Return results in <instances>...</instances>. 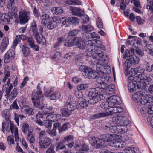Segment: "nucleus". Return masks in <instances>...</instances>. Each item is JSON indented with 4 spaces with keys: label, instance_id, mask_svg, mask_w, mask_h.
Returning <instances> with one entry per match:
<instances>
[{
    "label": "nucleus",
    "instance_id": "nucleus-1",
    "mask_svg": "<svg viewBox=\"0 0 153 153\" xmlns=\"http://www.w3.org/2000/svg\"><path fill=\"white\" fill-rule=\"evenodd\" d=\"M98 41L100 42L96 39L89 40L88 44L90 48H91V51L89 50L86 54V56L90 57H92L94 59V61L96 62V71L97 74L98 75L102 74H109L110 72V69L108 65L104 63L105 61L104 58V55L102 53L101 48L100 47H97L94 45Z\"/></svg>",
    "mask_w": 153,
    "mask_h": 153
},
{
    "label": "nucleus",
    "instance_id": "nucleus-2",
    "mask_svg": "<svg viewBox=\"0 0 153 153\" xmlns=\"http://www.w3.org/2000/svg\"><path fill=\"white\" fill-rule=\"evenodd\" d=\"M104 89L97 87L88 90L87 95L89 98L88 102L91 104H94L100 101L104 100L106 97Z\"/></svg>",
    "mask_w": 153,
    "mask_h": 153
},
{
    "label": "nucleus",
    "instance_id": "nucleus-3",
    "mask_svg": "<svg viewBox=\"0 0 153 153\" xmlns=\"http://www.w3.org/2000/svg\"><path fill=\"white\" fill-rule=\"evenodd\" d=\"M132 98L135 102L143 105L153 103V97L149 95L144 88L133 94Z\"/></svg>",
    "mask_w": 153,
    "mask_h": 153
},
{
    "label": "nucleus",
    "instance_id": "nucleus-4",
    "mask_svg": "<svg viewBox=\"0 0 153 153\" xmlns=\"http://www.w3.org/2000/svg\"><path fill=\"white\" fill-rule=\"evenodd\" d=\"M145 71V69L143 68L138 67L135 68H132L131 74V76H134L137 74V75L134 76V80L137 79L138 80L141 81L140 83L141 84H143L144 86H146L149 84V82L151 81V78L145 75L144 73Z\"/></svg>",
    "mask_w": 153,
    "mask_h": 153
},
{
    "label": "nucleus",
    "instance_id": "nucleus-5",
    "mask_svg": "<svg viewBox=\"0 0 153 153\" xmlns=\"http://www.w3.org/2000/svg\"><path fill=\"white\" fill-rule=\"evenodd\" d=\"M114 134H109L102 135L100 136V138L97 137H93L89 140L93 142L91 145L96 148H99L101 146H104L106 145V143H108L110 142L111 140L113 138Z\"/></svg>",
    "mask_w": 153,
    "mask_h": 153
},
{
    "label": "nucleus",
    "instance_id": "nucleus-6",
    "mask_svg": "<svg viewBox=\"0 0 153 153\" xmlns=\"http://www.w3.org/2000/svg\"><path fill=\"white\" fill-rule=\"evenodd\" d=\"M107 101L102 102L101 105V107L102 108L107 109L111 108L110 110H112L114 108H121L120 107H116L117 105L121 103L120 98L116 95L111 96L109 97H108Z\"/></svg>",
    "mask_w": 153,
    "mask_h": 153
},
{
    "label": "nucleus",
    "instance_id": "nucleus-7",
    "mask_svg": "<svg viewBox=\"0 0 153 153\" xmlns=\"http://www.w3.org/2000/svg\"><path fill=\"white\" fill-rule=\"evenodd\" d=\"M40 85V84L39 83L37 85L36 93H32L33 97L32 99L34 106L39 109H42L44 107V104L42 102L43 96L42 95V91L41 90Z\"/></svg>",
    "mask_w": 153,
    "mask_h": 153
},
{
    "label": "nucleus",
    "instance_id": "nucleus-8",
    "mask_svg": "<svg viewBox=\"0 0 153 153\" xmlns=\"http://www.w3.org/2000/svg\"><path fill=\"white\" fill-rule=\"evenodd\" d=\"M79 108V104H77L76 101H71L67 102L65 105V108L61 110L62 116L68 117L72 113V111Z\"/></svg>",
    "mask_w": 153,
    "mask_h": 153
},
{
    "label": "nucleus",
    "instance_id": "nucleus-9",
    "mask_svg": "<svg viewBox=\"0 0 153 153\" xmlns=\"http://www.w3.org/2000/svg\"><path fill=\"white\" fill-rule=\"evenodd\" d=\"M128 79L129 82L128 85V88L131 92H134L137 89H139L140 91V89L142 90L144 89V87L146 86H144V84H141L140 83L141 81L138 80L137 79L134 80V76H131L130 75L128 77Z\"/></svg>",
    "mask_w": 153,
    "mask_h": 153
},
{
    "label": "nucleus",
    "instance_id": "nucleus-10",
    "mask_svg": "<svg viewBox=\"0 0 153 153\" xmlns=\"http://www.w3.org/2000/svg\"><path fill=\"white\" fill-rule=\"evenodd\" d=\"M10 72L8 71L5 72V76L3 79L2 83H4L2 87V90L6 93V94L10 93L13 88V85L10 83V79L9 77L10 76Z\"/></svg>",
    "mask_w": 153,
    "mask_h": 153
},
{
    "label": "nucleus",
    "instance_id": "nucleus-11",
    "mask_svg": "<svg viewBox=\"0 0 153 153\" xmlns=\"http://www.w3.org/2000/svg\"><path fill=\"white\" fill-rule=\"evenodd\" d=\"M2 117H4L6 121H4L2 123V131L4 133L5 129L8 130V128L11 126V124H14L13 122L10 121V115L9 110L5 109L3 110L1 113Z\"/></svg>",
    "mask_w": 153,
    "mask_h": 153
},
{
    "label": "nucleus",
    "instance_id": "nucleus-12",
    "mask_svg": "<svg viewBox=\"0 0 153 153\" xmlns=\"http://www.w3.org/2000/svg\"><path fill=\"white\" fill-rule=\"evenodd\" d=\"M123 111V109L122 108H113L112 110H110L108 112L105 111V112L95 114L94 117L96 118L100 117H104L106 116L112 115L115 113H120Z\"/></svg>",
    "mask_w": 153,
    "mask_h": 153
},
{
    "label": "nucleus",
    "instance_id": "nucleus-13",
    "mask_svg": "<svg viewBox=\"0 0 153 153\" xmlns=\"http://www.w3.org/2000/svg\"><path fill=\"white\" fill-rule=\"evenodd\" d=\"M71 41L74 44L73 46H77L78 47V48H79L80 49H84L86 47V45H85V42L82 41V40L81 38L79 37H76L72 40ZM88 40L87 42V46L86 47L88 49H88V51H86L87 53L89 51H91V49H92V48H90V46H88L90 45V44H88Z\"/></svg>",
    "mask_w": 153,
    "mask_h": 153
},
{
    "label": "nucleus",
    "instance_id": "nucleus-14",
    "mask_svg": "<svg viewBox=\"0 0 153 153\" xmlns=\"http://www.w3.org/2000/svg\"><path fill=\"white\" fill-rule=\"evenodd\" d=\"M108 74L103 73L100 74L97 79V81L98 83L100 84V86L99 87L101 88H104L107 86L106 83L109 81V77L107 75Z\"/></svg>",
    "mask_w": 153,
    "mask_h": 153
},
{
    "label": "nucleus",
    "instance_id": "nucleus-15",
    "mask_svg": "<svg viewBox=\"0 0 153 153\" xmlns=\"http://www.w3.org/2000/svg\"><path fill=\"white\" fill-rule=\"evenodd\" d=\"M113 122L116 124H118L120 126H127L130 123V122L125 117L121 116H117L112 118Z\"/></svg>",
    "mask_w": 153,
    "mask_h": 153
},
{
    "label": "nucleus",
    "instance_id": "nucleus-16",
    "mask_svg": "<svg viewBox=\"0 0 153 153\" xmlns=\"http://www.w3.org/2000/svg\"><path fill=\"white\" fill-rule=\"evenodd\" d=\"M46 108L42 111V113L39 112L36 115V119L40 120L42 119L45 121L46 119V117L48 115V114H50L54 112L52 107L47 106Z\"/></svg>",
    "mask_w": 153,
    "mask_h": 153
},
{
    "label": "nucleus",
    "instance_id": "nucleus-17",
    "mask_svg": "<svg viewBox=\"0 0 153 153\" xmlns=\"http://www.w3.org/2000/svg\"><path fill=\"white\" fill-rule=\"evenodd\" d=\"M19 23L21 24H25L27 23L30 19L29 12L22 10L19 12Z\"/></svg>",
    "mask_w": 153,
    "mask_h": 153
},
{
    "label": "nucleus",
    "instance_id": "nucleus-18",
    "mask_svg": "<svg viewBox=\"0 0 153 153\" xmlns=\"http://www.w3.org/2000/svg\"><path fill=\"white\" fill-rule=\"evenodd\" d=\"M109 130L113 133L123 134L127 131V128L126 126H120L118 124H116L110 127Z\"/></svg>",
    "mask_w": 153,
    "mask_h": 153
},
{
    "label": "nucleus",
    "instance_id": "nucleus-19",
    "mask_svg": "<svg viewBox=\"0 0 153 153\" xmlns=\"http://www.w3.org/2000/svg\"><path fill=\"white\" fill-rule=\"evenodd\" d=\"M118 136L115 134L113 135V138L108 143L109 145L116 148H122L124 146V144L123 142H121L120 140H117Z\"/></svg>",
    "mask_w": 153,
    "mask_h": 153
},
{
    "label": "nucleus",
    "instance_id": "nucleus-20",
    "mask_svg": "<svg viewBox=\"0 0 153 153\" xmlns=\"http://www.w3.org/2000/svg\"><path fill=\"white\" fill-rule=\"evenodd\" d=\"M67 145L70 148L74 147L75 149L79 151H87L89 150L88 146L86 144L84 143L81 146V144H78L76 142H71L70 143L67 144Z\"/></svg>",
    "mask_w": 153,
    "mask_h": 153
},
{
    "label": "nucleus",
    "instance_id": "nucleus-21",
    "mask_svg": "<svg viewBox=\"0 0 153 153\" xmlns=\"http://www.w3.org/2000/svg\"><path fill=\"white\" fill-rule=\"evenodd\" d=\"M45 96L46 97H49L51 100H56L59 98L61 97L59 92L56 91L53 92L50 89L47 90L45 92Z\"/></svg>",
    "mask_w": 153,
    "mask_h": 153
},
{
    "label": "nucleus",
    "instance_id": "nucleus-22",
    "mask_svg": "<svg viewBox=\"0 0 153 153\" xmlns=\"http://www.w3.org/2000/svg\"><path fill=\"white\" fill-rule=\"evenodd\" d=\"M51 141V139L47 137L39 140V144L40 148L41 149L47 148L50 145Z\"/></svg>",
    "mask_w": 153,
    "mask_h": 153
},
{
    "label": "nucleus",
    "instance_id": "nucleus-23",
    "mask_svg": "<svg viewBox=\"0 0 153 153\" xmlns=\"http://www.w3.org/2000/svg\"><path fill=\"white\" fill-rule=\"evenodd\" d=\"M139 61L140 59L138 57L133 56L130 57L129 59H127L125 62V64L127 68H129L131 64H137L139 63Z\"/></svg>",
    "mask_w": 153,
    "mask_h": 153
},
{
    "label": "nucleus",
    "instance_id": "nucleus-24",
    "mask_svg": "<svg viewBox=\"0 0 153 153\" xmlns=\"http://www.w3.org/2000/svg\"><path fill=\"white\" fill-rule=\"evenodd\" d=\"M38 28L39 30H38L37 27V25L36 22L33 20L31 23L30 30L32 32L34 35L37 34V33H41L43 32V28L42 26H39Z\"/></svg>",
    "mask_w": 153,
    "mask_h": 153
},
{
    "label": "nucleus",
    "instance_id": "nucleus-25",
    "mask_svg": "<svg viewBox=\"0 0 153 153\" xmlns=\"http://www.w3.org/2000/svg\"><path fill=\"white\" fill-rule=\"evenodd\" d=\"M5 130H6L8 132L11 131L12 134H13L14 133L16 141L18 142L19 141V137L18 134V129L16 126H14V124L11 123V126L8 128V130L7 129H5Z\"/></svg>",
    "mask_w": 153,
    "mask_h": 153
},
{
    "label": "nucleus",
    "instance_id": "nucleus-26",
    "mask_svg": "<svg viewBox=\"0 0 153 153\" xmlns=\"http://www.w3.org/2000/svg\"><path fill=\"white\" fill-rule=\"evenodd\" d=\"M115 86L114 84H112L104 88V93L106 94V97L105 98H107L108 95L109 94H112L115 92Z\"/></svg>",
    "mask_w": 153,
    "mask_h": 153
},
{
    "label": "nucleus",
    "instance_id": "nucleus-27",
    "mask_svg": "<svg viewBox=\"0 0 153 153\" xmlns=\"http://www.w3.org/2000/svg\"><path fill=\"white\" fill-rule=\"evenodd\" d=\"M54 112L50 114H48L46 117V120H50L53 122L58 121L61 118V115L59 114H53Z\"/></svg>",
    "mask_w": 153,
    "mask_h": 153
},
{
    "label": "nucleus",
    "instance_id": "nucleus-28",
    "mask_svg": "<svg viewBox=\"0 0 153 153\" xmlns=\"http://www.w3.org/2000/svg\"><path fill=\"white\" fill-rule=\"evenodd\" d=\"M15 53L12 50H9L6 53L4 58V61L5 63H7L14 57Z\"/></svg>",
    "mask_w": 153,
    "mask_h": 153
},
{
    "label": "nucleus",
    "instance_id": "nucleus-29",
    "mask_svg": "<svg viewBox=\"0 0 153 153\" xmlns=\"http://www.w3.org/2000/svg\"><path fill=\"white\" fill-rule=\"evenodd\" d=\"M56 16L51 17L47 24V26L48 28L50 29L55 28L58 25L57 21L55 20Z\"/></svg>",
    "mask_w": 153,
    "mask_h": 153
},
{
    "label": "nucleus",
    "instance_id": "nucleus-30",
    "mask_svg": "<svg viewBox=\"0 0 153 153\" xmlns=\"http://www.w3.org/2000/svg\"><path fill=\"white\" fill-rule=\"evenodd\" d=\"M18 91L17 88H14L10 93L5 95L7 99L9 101H11L13 99L16 98L17 95Z\"/></svg>",
    "mask_w": 153,
    "mask_h": 153
},
{
    "label": "nucleus",
    "instance_id": "nucleus-31",
    "mask_svg": "<svg viewBox=\"0 0 153 153\" xmlns=\"http://www.w3.org/2000/svg\"><path fill=\"white\" fill-rule=\"evenodd\" d=\"M50 18L49 14L42 13L40 15V19L41 20L42 24L45 26H46Z\"/></svg>",
    "mask_w": 153,
    "mask_h": 153
},
{
    "label": "nucleus",
    "instance_id": "nucleus-32",
    "mask_svg": "<svg viewBox=\"0 0 153 153\" xmlns=\"http://www.w3.org/2000/svg\"><path fill=\"white\" fill-rule=\"evenodd\" d=\"M88 68V69L87 70V71L85 74L86 77L89 79H95L97 76V72L93 70L90 68Z\"/></svg>",
    "mask_w": 153,
    "mask_h": 153
},
{
    "label": "nucleus",
    "instance_id": "nucleus-33",
    "mask_svg": "<svg viewBox=\"0 0 153 153\" xmlns=\"http://www.w3.org/2000/svg\"><path fill=\"white\" fill-rule=\"evenodd\" d=\"M22 112L25 113L29 115H32L33 114L32 109L27 105H23L21 108Z\"/></svg>",
    "mask_w": 153,
    "mask_h": 153
},
{
    "label": "nucleus",
    "instance_id": "nucleus-34",
    "mask_svg": "<svg viewBox=\"0 0 153 153\" xmlns=\"http://www.w3.org/2000/svg\"><path fill=\"white\" fill-rule=\"evenodd\" d=\"M34 36H35L36 41L38 44L41 43H42L43 44H45V39L44 37L42 34H40L39 35L38 33H37V34Z\"/></svg>",
    "mask_w": 153,
    "mask_h": 153
},
{
    "label": "nucleus",
    "instance_id": "nucleus-35",
    "mask_svg": "<svg viewBox=\"0 0 153 153\" xmlns=\"http://www.w3.org/2000/svg\"><path fill=\"white\" fill-rule=\"evenodd\" d=\"M63 11V9L61 7H53L51 9V11L53 14L56 15L61 14Z\"/></svg>",
    "mask_w": 153,
    "mask_h": 153
},
{
    "label": "nucleus",
    "instance_id": "nucleus-36",
    "mask_svg": "<svg viewBox=\"0 0 153 153\" xmlns=\"http://www.w3.org/2000/svg\"><path fill=\"white\" fill-rule=\"evenodd\" d=\"M32 132V131H31L28 132L27 135V139L29 141L30 143L32 144L31 145V148L34 149V146L32 144L34 143L35 139L33 135H31V133Z\"/></svg>",
    "mask_w": 153,
    "mask_h": 153
},
{
    "label": "nucleus",
    "instance_id": "nucleus-37",
    "mask_svg": "<svg viewBox=\"0 0 153 153\" xmlns=\"http://www.w3.org/2000/svg\"><path fill=\"white\" fill-rule=\"evenodd\" d=\"M73 14L78 16H81L82 10L80 8L76 7H72L71 8Z\"/></svg>",
    "mask_w": 153,
    "mask_h": 153
},
{
    "label": "nucleus",
    "instance_id": "nucleus-38",
    "mask_svg": "<svg viewBox=\"0 0 153 153\" xmlns=\"http://www.w3.org/2000/svg\"><path fill=\"white\" fill-rule=\"evenodd\" d=\"M1 20L6 23H9V16L6 14H3L0 12V24L1 22Z\"/></svg>",
    "mask_w": 153,
    "mask_h": 153
},
{
    "label": "nucleus",
    "instance_id": "nucleus-39",
    "mask_svg": "<svg viewBox=\"0 0 153 153\" xmlns=\"http://www.w3.org/2000/svg\"><path fill=\"white\" fill-rule=\"evenodd\" d=\"M67 22L70 24H78L79 21L78 19L75 17H71L68 18Z\"/></svg>",
    "mask_w": 153,
    "mask_h": 153
},
{
    "label": "nucleus",
    "instance_id": "nucleus-40",
    "mask_svg": "<svg viewBox=\"0 0 153 153\" xmlns=\"http://www.w3.org/2000/svg\"><path fill=\"white\" fill-rule=\"evenodd\" d=\"M79 105L82 107L84 108L88 106L89 102L88 101H87L85 99V97L84 98L80 99L78 100Z\"/></svg>",
    "mask_w": 153,
    "mask_h": 153
},
{
    "label": "nucleus",
    "instance_id": "nucleus-41",
    "mask_svg": "<svg viewBox=\"0 0 153 153\" xmlns=\"http://www.w3.org/2000/svg\"><path fill=\"white\" fill-rule=\"evenodd\" d=\"M67 19L65 17L59 18L56 16L55 20L57 21L58 25L62 24V25H64L67 22Z\"/></svg>",
    "mask_w": 153,
    "mask_h": 153
},
{
    "label": "nucleus",
    "instance_id": "nucleus-42",
    "mask_svg": "<svg viewBox=\"0 0 153 153\" xmlns=\"http://www.w3.org/2000/svg\"><path fill=\"white\" fill-rule=\"evenodd\" d=\"M147 3L149 4L147 5L146 8L151 11V13L153 16V0H147Z\"/></svg>",
    "mask_w": 153,
    "mask_h": 153
},
{
    "label": "nucleus",
    "instance_id": "nucleus-43",
    "mask_svg": "<svg viewBox=\"0 0 153 153\" xmlns=\"http://www.w3.org/2000/svg\"><path fill=\"white\" fill-rule=\"evenodd\" d=\"M134 51L133 50H126L124 54H123V57L124 59H126L127 57L130 58L131 56L134 54Z\"/></svg>",
    "mask_w": 153,
    "mask_h": 153
},
{
    "label": "nucleus",
    "instance_id": "nucleus-44",
    "mask_svg": "<svg viewBox=\"0 0 153 153\" xmlns=\"http://www.w3.org/2000/svg\"><path fill=\"white\" fill-rule=\"evenodd\" d=\"M82 29L83 31L85 32H88L92 31L93 30V27L91 25H88L86 26H82Z\"/></svg>",
    "mask_w": 153,
    "mask_h": 153
},
{
    "label": "nucleus",
    "instance_id": "nucleus-45",
    "mask_svg": "<svg viewBox=\"0 0 153 153\" xmlns=\"http://www.w3.org/2000/svg\"><path fill=\"white\" fill-rule=\"evenodd\" d=\"M14 0H10L7 6V8L9 9H12L13 10H16L17 8L14 5Z\"/></svg>",
    "mask_w": 153,
    "mask_h": 153
},
{
    "label": "nucleus",
    "instance_id": "nucleus-46",
    "mask_svg": "<svg viewBox=\"0 0 153 153\" xmlns=\"http://www.w3.org/2000/svg\"><path fill=\"white\" fill-rule=\"evenodd\" d=\"M22 49L23 54L26 56H28L30 52V48L23 45L22 46Z\"/></svg>",
    "mask_w": 153,
    "mask_h": 153
},
{
    "label": "nucleus",
    "instance_id": "nucleus-47",
    "mask_svg": "<svg viewBox=\"0 0 153 153\" xmlns=\"http://www.w3.org/2000/svg\"><path fill=\"white\" fill-rule=\"evenodd\" d=\"M137 149L135 147H128L125 148L124 151L125 153H137L136 152L137 151Z\"/></svg>",
    "mask_w": 153,
    "mask_h": 153
},
{
    "label": "nucleus",
    "instance_id": "nucleus-48",
    "mask_svg": "<svg viewBox=\"0 0 153 153\" xmlns=\"http://www.w3.org/2000/svg\"><path fill=\"white\" fill-rule=\"evenodd\" d=\"M141 43V41L139 38H136L131 41V45L136 47H137Z\"/></svg>",
    "mask_w": 153,
    "mask_h": 153
},
{
    "label": "nucleus",
    "instance_id": "nucleus-49",
    "mask_svg": "<svg viewBox=\"0 0 153 153\" xmlns=\"http://www.w3.org/2000/svg\"><path fill=\"white\" fill-rule=\"evenodd\" d=\"M22 129L23 132L24 134L26 133L27 131H28V132L31 131L30 130L29 131V126L26 123H23L22 126Z\"/></svg>",
    "mask_w": 153,
    "mask_h": 153
},
{
    "label": "nucleus",
    "instance_id": "nucleus-50",
    "mask_svg": "<svg viewBox=\"0 0 153 153\" xmlns=\"http://www.w3.org/2000/svg\"><path fill=\"white\" fill-rule=\"evenodd\" d=\"M88 88V85L86 83H82L79 85L77 86L78 90H84Z\"/></svg>",
    "mask_w": 153,
    "mask_h": 153
},
{
    "label": "nucleus",
    "instance_id": "nucleus-51",
    "mask_svg": "<svg viewBox=\"0 0 153 153\" xmlns=\"http://www.w3.org/2000/svg\"><path fill=\"white\" fill-rule=\"evenodd\" d=\"M69 125L68 123H66L63 124L61 127L59 128V133H62V132L67 130L68 128V125Z\"/></svg>",
    "mask_w": 153,
    "mask_h": 153
},
{
    "label": "nucleus",
    "instance_id": "nucleus-52",
    "mask_svg": "<svg viewBox=\"0 0 153 153\" xmlns=\"http://www.w3.org/2000/svg\"><path fill=\"white\" fill-rule=\"evenodd\" d=\"M74 137L73 136L69 135L65 136L64 138V139L62 140V141L63 143L67 142H70L73 141V140Z\"/></svg>",
    "mask_w": 153,
    "mask_h": 153
},
{
    "label": "nucleus",
    "instance_id": "nucleus-53",
    "mask_svg": "<svg viewBox=\"0 0 153 153\" xmlns=\"http://www.w3.org/2000/svg\"><path fill=\"white\" fill-rule=\"evenodd\" d=\"M45 120L44 121V124L45 126L48 129H50L51 128L52 126V123L51 122L50 120Z\"/></svg>",
    "mask_w": 153,
    "mask_h": 153
},
{
    "label": "nucleus",
    "instance_id": "nucleus-54",
    "mask_svg": "<svg viewBox=\"0 0 153 153\" xmlns=\"http://www.w3.org/2000/svg\"><path fill=\"white\" fill-rule=\"evenodd\" d=\"M11 10V11L8 12L7 16H9V23L10 22V19H12L16 17V10Z\"/></svg>",
    "mask_w": 153,
    "mask_h": 153
},
{
    "label": "nucleus",
    "instance_id": "nucleus-55",
    "mask_svg": "<svg viewBox=\"0 0 153 153\" xmlns=\"http://www.w3.org/2000/svg\"><path fill=\"white\" fill-rule=\"evenodd\" d=\"M78 30H74L71 31H70L68 33V38H67V40L69 39L70 36H74L76 35L78 33Z\"/></svg>",
    "mask_w": 153,
    "mask_h": 153
},
{
    "label": "nucleus",
    "instance_id": "nucleus-56",
    "mask_svg": "<svg viewBox=\"0 0 153 153\" xmlns=\"http://www.w3.org/2000/svg\"><path fill=\"white\" fill-rule=\"evenodd\" d=\"M75 95L76 97L78 98L79 100L80 99L84 98L85 97L83 96V93L81 91L78 90L76 91Z\"/></svg>",
    "mask_w": 153,
    "mask_h": 153
},
{
    "label": "nucleus",
    "instance_id": "nucleus-57",
    "mask_svg": "<svg viewBox=\"0 0 153 153\" xmlns=\"http://www.w3.org/2000/svg\"><path fill=\"white\" fill-rule=\"evenodd\" d=\"M19 109V107L18 106L16 100H15L13 103L11 105L9 109L10 110L12 109L18 110Z\"/></svg>",
    "mask_w": 153,
    "mask_h": 153
},
{
    "label": "nucleus",
    "instance_id": "nucleus-58",
    "mask_svg": "<svg viewBox=\"0 0 153 153\" xmlns=\"http://www.w3.org/2000/svg\"><path fill=\"white\" fill-rule=\"evenodd\" d=\"M146 65V70L149 72H152V67L153 66V64L150 65L149 63L147 62H146L145 63Z\"/></svg>",
    "mask_w": 153,
    "mask_h": 153
},
{
    "label": "nucleus",
    "instance_id": "nucleus-59",
    "mask_svg": "<svg viewBox=\"0 0 153 153\" xmlns=\"http://www.w3.org/2000/svg\"><path fill=\"white\" fill-rule=\"evenodd\" d=\"M46 132L51 137L55 136L57 134L56 130L53 128L51 130H47Z\"/></svg>",
    "mask_w": 153,
    "mask_h": 153
},
{
    "label": "nucleus",
    "instance_id": "nucleus-60",
    "mask_svg": "<svg viewBox=\"0 0 153 153\" xmlns=\"http://www.w3.org/2000/svg\"><path fill=\"white\" fill-rule=\"evenodd\" d=\"M61 57V53L59 52H57L51 57V59L53 60L59 59Z\"/></svg>",
    "mask_w": 153,
    "mask_h": 153
},
{
    "label": "nucleus",
    "instance_id": "nucleus-61",
    "mask_svg": "<svg viewBox=\"0 0 153 153\" xmlns=\"http://www.w3.org/2000/svg\"><path fill=\"white\" fill-rule=\"evenodd\" d=\"M89 68L84 65H81L80 66L79 69L80 71H82L86 74L87 71V70L88 69V68Z\"/></svg>",
    "mask_w": 153,
    "mask_h": 153
},
{
    "label": "nucleus",
    "instance_id": "nucleus-62",
    "mask_svg": "<svg viewBox=\"0 0 153 153\" xmlns=\"http://www.w3.org/2000/svg\"><path fill=\"white\" fill-rule=\"evenodd\" d=\"M128 140V137L127 136L125 135H122L120 137V140H121V142H123L124 143V142L127 141ZM124 144V143H123Z\"/></svg>",
    "mask_w": 153,
    "mask_h": 153
},
{
    "label": "nucleus",
    "instance_id": "nucleus-63",
    "mask_svg": "<svg viewBox=\"0 0 153 153\" xmlns=\"http://www.w3.org/2000/svg\"><path fill=\"white\" fill-rule=\"evenodd\" d=\"M149 107L147 108V110L148 113L150 114H153V105H150L149 104L148 105Z\"/></svg>",
    "mask_w": 153,
    "mask_h": 153
},
{
    "label": "nucleus",
    "instance_id": "nucleus-64",
    "mask_svg": "<svg viewBox=\"0 0 153 153\" xmlns=\"http://www.w3.org/2000/svg\"><path fill=\"white\" fill-rule=\"evenodd\" d=\"M7 140L9 145L14 144V140L12 136H9L7 137Z\"/></svg>",
    "mask_w": 153,
    "mask_h": 153
}]
</instances>
